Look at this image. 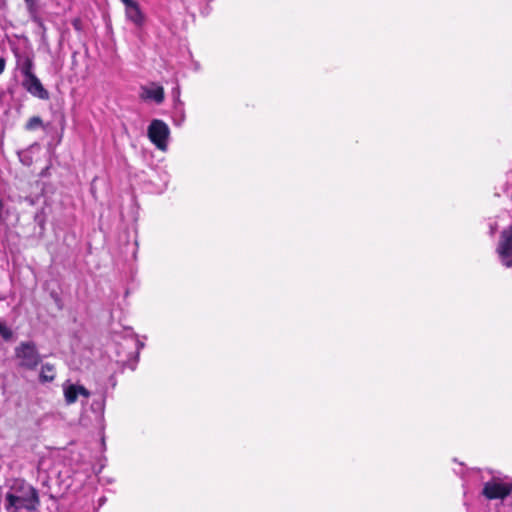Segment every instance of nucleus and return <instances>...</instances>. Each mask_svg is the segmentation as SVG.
<instances>
[{"instance_id": "f257e3e1", "label": "nucleus", "mask_w": 512, "mask_h": 512, "mask_svg": "<svg viewBox=\"0 0 512 512\" xmlns=\"http://www.w3.org/2000/svg\"><path fill=\"white\" fill-rule=\"evenodd\" d=\"M40 505L38 491L23 479H14L5 494L6 512H35Z\"/></svg>"}, {"instance_id": "f03ea898", "label": "nucleus", "mask_w": 512, "mask_h": 512, "mask_svg": "<svg viewBox=\"0 0 512 512\" xmlns=\"http://www.w3.org/2000/svg\"><path fill=\"white\" fill-rule=\"evenodd\" d=\"M18 366L26 370H35L42 361L36 344L33 341H22L14 349Z\"/></svg>"}, {"instance_id": "7ed1b4c3", "label": "nucleus", "mask_w": 512, "mask_h": 512, "mask_svg": "<svg viewBox=\"0 0 512 512\" xmlns=\"http://www.w3.org/2000/svg\"><path fill=\"white\" fill-rule=\"evenodd\" d=\"M147 135L149 140L161 151H166L170 136L169 126L160 119H153L148 126Z\"/></svg>"}, {"instance_id": "20e7f679", "label": "nucleus", "mask_w": 512, "mask_h": 512, "mask_svg": "<svg viewBox=\"0 0 512 512\" xmlns=\"http://www.w3.org/2000/svg\"><path fill=\"white\" fill-rule=\"evenodd\" d=\"M496 254L503 266L512 268V224L501 232Z\"/></svg>"}, {"instance_id": "39448f33", "label": "nucleus", "mask_w": 512, "mask_h": 512, "mask_svg": "<svg viewBox=\"0 0 512 512\" xmlns=\"http://www.w3.org/2000/svg\"><path fill=\"white\" fill-rule=\"evenodd\" d=\"M512 492V485L493 477L484 483L482 494L489 500L504 499Z\"/></svg>"}, {"instance_id": "423d86ee", "label": "nucleus", "mask_w": 512, "mask_h": 512, "mask_svg": "<svg viewBox=\"0 0 512 512\" xmlns=\"http://www.w3.org/2000/svg\"><path fill=\"white\" fill-rule=\"evenodd\" d=\"M140 98L144 101H152L156 104H161L165 99L164 88L155 82L142 86Z\"/></svg>"}, {"instance_id": "0eeeda50", "label": "nucleus", "mask_w": 512, "mask_h": 512, "mask_svg": "<svg viewBox=\"0 0 512 512\" xmlns=\"http://www.w3.org/2000/svg\"><path fill=\"white\" fill-rule=\"evenodd\" d=\"M22 85L34 97L41 100L49 99V92L43 87L36 75H29L27 79H23Z\"/></svg>"}, {"instance_id": "6e6552de", "label": "nucleus", "mask_w": 512, "mask_h": 512, "mask_svg": "<svg viewBox=\"0 0 512 512\" xmlns=\"http://www.w3.org/2000/svg\"><path fill=\"white\" fill-rule=\"evenodd\" d=\"M126 17L137 26H141L144 23V15L140 10L138 4L129 7L125 10Z\"/></svg>"}, {"instance_id": "1a4fd4ad", "label": "nucleus", "mask_w": 512, "mask_h": 512, "mask_svg": "<svg viewBox=\"0 0 512 512\" xmlns=\"http://www.w3.org/2000/svg\"><path fill=\"white\" fill-rule=\"evenodd\" d=\"M55 367L50 363H45L41 367L39 379L41 382H52L55 379Z\"/></svg>"}, {"instance_id": "9d476101", "label": "nucleus", "mask_w": 512, "mask_h": 512, "mask_svg": "<svg viewBox=\"0 0 512 512\" xmlns=\"http://www.w3.org/2000/svg\"><path fill=\"white\" fill-rule=\"evenodd\" d=\"M78 385L65 384L63 386L64 397L67 404H72L77 401L78 398Z\"/></svg>"}, {"instance_id": "9b49d317", "label": "nucleus", "mask_w": 512, "mask_h": 512, "mask_svg": "<svg viewBox=\"0 0 512 512\" xmlns=\"http://www.w3.org/2000/svg\"><path fill=\"white\" fill-rule=\"evenodd\" d=\"M174 112H175V118H174V124L180 126L185 121V111H184V104L180 101L179 98L175 101L174 104Z\"/></svg>"}, {"instance_id": "f8f14e48", "label": "nucleus", "mask_w": 512, "mask_h": 512, "mask_svg": "<svg viewBox=\"0 0 512 512\" xmlns=\"http://www.w3.org/2000/svg\"><path fill=\"white\" fill-rule=\"evenodd\" d=\"M0 336L2 339L6 342H9L13 340L14 338V332L13 330L8 327L5 322L0 321Z\"/></svg>"}, {"instance_id": "ddd939ff", "label": "nucleus", "mask_w": 512, "mask_h": 512, "mask_svg": "<svg viewBox=\"0 0 512 512\" xmlns=\"http://www.w3.org/2000/svg\"><path fill=\"white\" fill-rule=\"evenodd\" d=\"M26 9L32 19H36L38 14L37 0H24Z\"/></svg>"}, {"instance_id": "4468645a", "label": "nucleus", "mask_w": 512, "mask_h": 512, "mask_svg": "<svg viewBox=\"0 0 512 512\" xmlns=\"http://www.w3.org/2000/svg\"><path fill=\"white\" fill-rule=\"evenodd\" d=\"M42 119L39 116L31 117L25 125L26 130L32 131L42 126Z\"/></svg>"}, {"instance_id": "2eb2a0df", "label": "nucleus", "mask_w": 512, "mask_h": 512, "mask_svg": "<svg viewBox=\"0 0 512 512\" xmlns=\"http://www.w3.org/2000/svg\"><path fill=\"white\" fill-rule=\"evenodd\" d=\"M32 68H33V63L31 60H27L22 68H21V72L23 74V77L24 79H27L29 75H35L33 72H32Z\"/></svg>"}, {"instance_id": "dca6fc26", "label": "nucleus", "mask_w": 512, "mask_h": 512, "mask_svg": "<svg viewBox=\"0 0 512 512\" xmlns=\"http://www.w3.org/2000/svg\"><path fill=\"white\" fill-rule=\"evenodd\" d=\"M77 390H78V395H82L86 398H88L90 396L89 391L84 386L78 385Z\"/></svg>"}, {"instance_id": "f3484780", "label": "nucleus", "mask_w": 512, "mask_h": 512, "mask_svg": "<svg viewBox=\"0 0 512 512\" xmlns=\"http://www.w3.org/2000/svg\"><path fill=\"white\" fill-rule=\"evenodd\" d=\"M121 2L124 4L125 10L137 4L134 0H121Z\"/></svg>"}, {"instance_id": "a211bd4d", "label": "nucleus", "mask_w": 512, "mask_h": 512, "mask_svg": "<svg viewBox=\"0 0 512 512\" xmlns=\"http://www.w3.org/2000/svg\"><path fill=\"white\" fill-rule=\"evenodd\" d=\"M4 221V203L0 199V223Z\"/></svg>"}, {"instance_id": "6ab92c4d", "label": "nucleus", "mask_w": 512, "mask_h": 512, "mask_svg": "<svg viewBox=\"0 0 512 512\" xmlns=\"http://www.w3.org/2000/svg\"><path fill=\"white\" fill-rule=\"evenodd\" d=\"M5 66H6V60H5V58L1 57L0 58V74H2L4 72Z\"/></svg>"}, {"instance_id": "aec40b11", "label": "nucleus", "mask_w": 512, "mask_h": 512, "mask_svg": "<svg viewBox=\"0 0 512 512\" xmlns=\"http://www.w3.org/2000/svg\"><path fill=\"white\" fill-rule=\"evenodd\" d=\"M497 229L496 223L490 224V234L493 235Z\"/></svg>"}]
</instances>
